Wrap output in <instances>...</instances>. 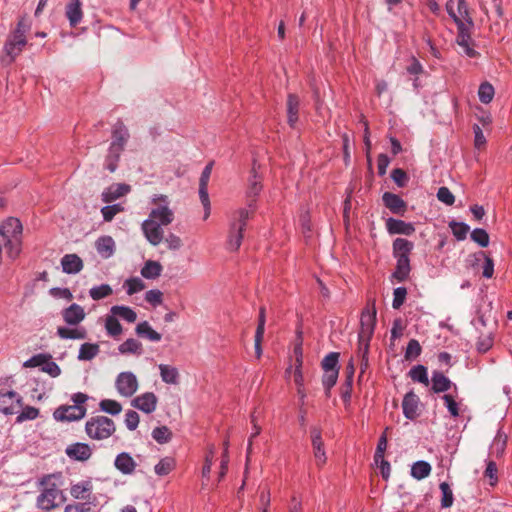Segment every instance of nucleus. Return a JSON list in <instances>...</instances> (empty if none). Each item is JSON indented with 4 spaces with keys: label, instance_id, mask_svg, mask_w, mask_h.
Wrapping results in <instances>:
<instances>
[{
    "label": "nucleus",
    "instance_id": "4468645a",
    "mask_svg": "<svg viewBox=\"0 0 512 512\" xmlns=\"http://www.w3.org/2000/svg\"><path fill=\"white\" fill-rule=\"evenodd\" d=\"M93 493V483L91 480H81L76 483H72L70 487V495L76 500H84L91 502Z\"/></svg>",
    "mask_w": 512,
    "mask_h": 512
},
{
    "label": "nucleus",
    "instance_id": "aec40b11",
    "mask_svg": "<svg viewBox=\"0 0 512 512\" xmlns=\"http://www.w3.org/2000/svg\"><path fill=\"white\" fill-rule=\"evenodd\" d=\"M22 225L17 218H8L0 226V234L4 239L21 237Z\"/></svg>",
    "mask_w": 512,
    "mask_h": 512
},
{
    "label": "nucleus",
    "instance_id": "f8f14e48",
    "mask_svg": "<svg viewBox=\"0 0 512 512\" xmlns=\"http://www.w3.org/2000/svg\"><path fill=\"white\" fill-rule=\"evenodd\" d=\"M157 402V396L153 392H145L135 397L131 405L146 414H150L156 410Z\"/></svg>",
    "mask_w": 512,
    "mask_h": 512
},
{
    "label": "nucleus",
    "instance_id": "7ed1b4c3",
    "mask_svg": "<svg viewBox=\"0 0 512 512\" xmlns=\"http://www.w3.org/2000/svg\"><path fill=\"white\" fill-rule=\"evenodd\" d=\"M31 29V21L23 16L16 27L8 34L2 49L0 62L4 66L11 65L27 45V33Z\"/></svg>",
    "mask_w": 512,
    "mask_h": 512
},
{
    "label": "nucleus",
    "instance_id": "ddd939ff",
    "mask_svg": "<svg viewBox=\"0 0 512 512\" xmlns=\"http://www.w3.org/2000/svg\"><path fill=\"white\" fill-rule=\"evenodd\" d=\"M65 453L74 461L85 462L91 458L92 449L87 443L77 442L68 445L65 449Z\"/></svg>",
    "mask_w": 512,
    "mask_h": 512
},
{
    "label": "nucleus",
    "instance_id": "f257e3e1",
    "mask_svg": "<svg viewBox=\"0 0 512 512\" xmlns=\"http://www.w3.org/2000/svg\"><path fill=\"white\" fill-rule=\"evenodd\" d=\"M153 208L148 218L141 225L146 240L153 246H158L164 237L163 226L170 225L175 219L174 210L170 207L168 196L159 194L151 199Z\"/></svg>",
    "mask_w": 512,
    "mask_h": 512
},
{
    "label": "nucleus",
    "instance_id": "052dcab7",
    "mask_svg": "<svg viewBox=\"0 0 512 512\" xmlns=\"http://www.w3.org/2000/svg\"><path fill=\"white\" fill-rule=\"evenodd\" d=\"M48 358H51L50 355L47 354H37L27 361L24 362V367L27 368H33V367H41L43 368L45 362L48 360Z\"/></svg>",
    "mask_w": 512,
    "mask_h": 512
},
{
    "label": "nucleus",
    "instance_id": "1a4fd4ad",
    "mask_svg": "<svg viewBox=\"0 0 512 512\" xmlns=\"http://www.w3.org/2000/svg\"><path fill=\"white\" fill-rule=\"evenodd\" d=\"M86 415V408L78 405H63L58 407L53 417L59 422H71L82 419Z\"/></svg>",
    "mask_w": 512,
    "mask_h": 512
},
{
    "label": "nucleus",
    "instance_id": "f704fd0d",
    "mask_svg": "<svg viewBox=\"0 0 512 512\" xmlns=\"http://www.w3.org/2000/svg\"><path fill=\"white\" fill-rule=\"evenodd\" d=\"M162 269L158 261L148 260L141 269V275L146 279H156L161 275Z\"/></svg>",
    "mask_w": 512,
    "mask_h": 512
},
{
    "label": "nucleus",
    "instance_id": "a19ab883",
    "mask_svg": "<svg viewBox=\"0 0 512 512\" xmlns=\"http://www.w3.org/2000/svg\"><path fill=\"white\" fill-rule=\"evenodd\" d=\"M99 353V345L92 343H84L79 349L78 359L79 360H92Z\"/></svg>",
    "mask_w": 512,
    "mask_h": 512
},
{
    "label": "nucleus",
    "instance_id": "5fc2aeb1",
    "mask_svg": "<svg viewBox=\"0 0 512 512\" xmlns=\"http://www.w3.org/2000/svg\"><path fill=\"white\" fill-rule=\"evenodd\" d=\"M39 416V410L32 406H26L22 412L17 416L16 422L22 423L27 420H34Z\"/></svg>",
    "mask_w": 512,
    "mask_h": 512
},
{
    "label": "nucleus",
    "instance_id": "f3484780",
    "mask_svg": "<svg viewBox=\"0 0 512 512\" xmlns=\"http://www.w3.org/2000/svg\"><path fill=\"white\" fill-rule=\"evenodd\" d=\"M130 192V186L123 183H114L102 192V201L111 203Z\"/></svg>",
    "mask_w": 512,
    "mask_h": 512
},
{
    "label": "nucleus",
    "instance_id": "412c9836",
    "mask_svg": "<svg viewBox=\"0 0 512 512\" xmlns=\"http://www.w3.org/2000/svg\"><path fill=\"white\" fill-rule=\"evenodd\" d=\"M61 266L64 273L77 274L83 269V261L76 254H66L61 259Z\"/></svg>",
    "mask_w": 512,
    "mask_h": 512
},
{
    "label": "nucleus",
    "instance_id": "4c0bfd02",
    "mask_svg": "<svg viewBox=\"0 0 512 512\" xmlns=\"http://www.w3.org/2000/svg\"><path fill=\"white\" fill-rule=\"evenodd\" d=\"M431 473V465L426 461H417L411 467V476L417 480L428 477Z\"/></svg>",
    "mask_w": 512,
    "mask_h": 512
},
{
    "label": "nucleus",
    "instance_id": "603ef678",
    "mask_svg": "<svg viewBox=\"0 0 512 512\" xmlns=\"http://www.w3.org/2000/svg\"><path fill=\"white\" fill-rule=\"evenodd\" d=\"M124 286L127 288L128 295H133L145 288L144 282L138 277L127 279Z\"/></svg>",
    "mask_w": 512,
    "mask_h": 512
},
{
    "label": "nucleus",
    "instance_id": "423d86ee",
    "mask_svg": "<svg viewBox=\"0 0 512 512\" xmlns=\"http://www.w3.org/2000/svg\"><path fill=\"white\" fill-rule=\"evenodd\" d=\"M85 431L88 437L93 440H105L114 434L116 426L112 419L98 415L91 417L86 422Z\"/></svg>",
    "mask_w": 512,
    "mask_h": 512
},
{
    "label": "nucleus",
    "instance_id": "7c9ffc66",
    "mask_svg": "<svg viewBox=\"0 0 512 512\" xmlns=\"http://www.w3.org/2000/svg\"><path fill=\"white\" fill-rule=\"evenodd\" d=\"M299 98L294 94H289L287 99V116L288 123L291 127H294L298 121L299 112Z\"/></svg>",
    "mask_w": 512,
    "mask_h": 512
},
{
    "label": "nucleus",
    "instance_id": "39448f33",
    "mask_svg": "<svg viewBox=\"0 0 512 512\" xmlns=\"http://www.w3.org/2000/svg\"><path fill=\"white\" fill-rule=\"evenodd\" d=\"M250 215L249 210L245 208L239 209L234 213L227 239L228 250L237 251L240 248L243 239V231L246 228Z\"/></svg>",
    "mask_w": 512,
    "mask_h": 512
},
{
    "label": "nucleus",
    "instance_id": "ea45409f",
    "mask_svg": "<svg viewBox=\"0 0 512 512\" xmlns=\"http://www.w3.org/2000/svg\"><path fill=\"white\" fill-rule=\"evenodd\" d=\"M506 444L507 436L499 431L491 444V454L495 455L496 457H500L505 451Z\"/></svg>",
    "mask_w": 512,
    "mask_h": 512
},
{
    "label": "nucleus",
    "instance_id": "4be33fe9",
    "mask_svg": "<svg viewBox=\"0 0 512 512\" xmlns=\"http://www.w3.org/2000/svg\"><path fill=\"white\" fill-rule=\"evenodd\" d=\"M251 174L252 175L248 181V188H247L246 195L249 198L248 206L250 208H253V205H254L253 203L255 201V198L260 194V192L262 190L261 180L257 176L255 164L252 167Z\"/></svg>",
    "mask_w": 512,
    "mask_h": 512
},
{
    "label": "nucleus",
    "instance_id": "37998d69",
    "mask_svg": "<svg viewBox=\"0 0 512 512\" xmlns=\"http://www.w3.org/2000/svg\"><path fill=\"white\" fill-rule=\"evenodd\" d=\"M174 468L175 460L171 457H165L155 465L154 470L158 476H165L168 475Z\"/></svg>",
    "mask_w": 512,
    "mask_h": 512
},
{
    "label": "nucleus",
    "instance_id": "c9c22d12",
    "mask_svg": "<svg viewBox=\"0 0 512 512\" xmlns=\"http://www.w3.org/2000/svg\"><path fill=\"white\" fill-rule=\"evenodd\" d=\"M451 381L441 372L435 371L432 375V390L435 393L445 392L451 387Z\"/></svg>",
    "mask_w": 512,
    "mask_h": 512
},
{
    "label": "nucleus",
    "instance_id": "49530a36",
    "mask_svg": "<svg viewBox=\"0 0 512 512\" xmlns=\"http://www.w3.org/2000/svg\"><path fill=\"white\" fill-rule=\"evenodd\" d=\"M113 290L108 284H101L99 286H94L89 290V295L93 300H101L112 294Z\"/></svg>",
    "mask_w": 512,
    "mask_h": 512
},
{
    "label": "nucleus",
    "instance_id": "f03ea898",
    "mask_svg": "<svg viewBox=\"0 0 512 512\" xmlns=\"http://www.w3.org/2000/svg\"><path fill=\"white\" fill-rule=\"evenodd\" d=\"M61 486V474H48L37 482L39 494L36 498V507L43 512H50L59 507L65 500Z\"/></svg>",
    "mask_w": 512,
    "mask_h": 512
},
{
    "label": "nucleus",
    "instance_id": "13d9d810",
    "mask_svg": "<svg viewBox=\"0 0 512 512\" xmlns=\"http://www.w3.org/2000/svg\"><path fill=\"white\" fill-rule=\"evenodd\" d=\"M453 235L458 240H464L470 230V227L465 223L452 222L450 224Z\"/></svg>",
    "mask_w": 512,
    "mask_h": 512
},
{
    "label": "nucleus",
    "instance_id": "de8ad7c7",
    "mask_svg": "<svg viewBox=\"0 0 512 512\" xmlns=\"http://www.w3.org/2000/svg\"><path fill=\"white\" fill-rule=\"evenodd\" d=\"M105 329L112 337H117L122 333V326L113 314L106 317Z\"/></svg>",
    "mask_w": 512,
    "mask_h": 512
},
{
    "label": "nucleus",
    "instance_id": "2f4dec72",
    "mask_svg": "<svg viewBox=\"0 0 512 512\" xmlns=\"http://www.w3.org/2000/svg\"><path fill=\"white\" fill-rule=\"evenodd\" d=\"M160 371L161 379L166 384H178L179 382V371L176 367L166 364H160L158 366Z\"/></svg>",
    "mask_w": 512,
    "mask_h": 512
},
{
    "label": "nucleus",
    "instance_id": "dca6fc26",
    "mask_svg": "<svg viewBox=\"0 0 512 512\" xmlns=\"http://www.w3.org/2000/svg\"><path fill=\"white\" fill-rule=\"evenodd\" d=\"M402 408L407 419H416L419 415V397L413 391L408 392L403 398Z\"/></svg>",
    "mask_w": 512,
    "mask_h": 512
},
{
    "label": "nucleus",
    "instance_id": "338daca9",
    "mask_svg": "<svg viewBox=\"0 0 512 512\" xmlns=\"http://www.w3.org/2000/svg\"><path fill=\"white\" fill-rule=\"evenodd\" d=\"M139 424V415L134 410H129L125 414V425L126 427L133 431L138 427Z\"/></svg>",
    "mask_w": 512,
    "mask_h": 512
},
{
    "label": "nucleus",
    "instance_id": "864d4df0",
    "mask_svg": "<svg viewBox=\"0 0 512 512\" xmlns=\"http://www.w3.org/2000/svg\"><path fill=\"white\" fill-rule=\"evenodd\" d=\"M152 437L158 443L164 444L171 439V432L166 426L156 427L152 431Z\"/></svg>",
    "mask_w": 512,
    "mask_h": 512
},
{
    "label": "nucleus",
    "instance_id": "bf43d9fd",
    "mask_svg": "<svg viewBox=\"0 0 512 512\" xmlns=\"http://www.w3.org/2000/svg\"><path fill=\"white\" fill-rule=\"evenodd\" d=\"M471 239L481 247H486L489 244V235L484 229H474L471 232Z\"/></svg>",
    "mask_w": 512,
    "mask_h": 512
},
{
    "label": "nucleus",
    "instance_id": "6e6552de",
    "mask_svg": "<svg viewBox=\"0 0 512 512\" xmlns=\"http://www.w3.org/2000/svg\"><path fill=\"white\" fill-rule=\"evenodd\" d=\"M446 10L457 26L459 23L473 26L466 0H448Z\"/></svg>",
    "mask_w": 512,
    "mask_h": 512
},
{
    "label": "nucleus",
    "instance_id": "774afa93",
    "mask_svg": "<svg viewBox=\"0 0 512 512\" xmlns=\"http://www.w3.org/2000/svg\"><path fill=\"white\" fill-rule=\"evenodd\" d=\"M92 502L72 503L64 508V512H90Z\"/></svg>",
    "mask_w": 512,
    "mask_h": 512
},
{
    "label": "nucleus",
    "instance_id": "b1692460",
    "mask_svg": "<svg viewBox=\"0 0 512 512\" xmlns=\"http://www.w3.org/2000/svg\"><path fill=\"white\" fill-rule=\"evenodd\" d=\"M95 248L102 258L108 259L115 252V241L111 236H102L96 240Z\"/></svg>",
    "mask_w": 512,
    "mask_h": 512
},
{
    "label": "nucleus",
    "instance_id": "8fccbe9b",
    "mask_svg": "<svg viewBox=\"0 0 512 512\" xmlns=\"http://www.w3.org/2000/svg\"><path fill=\"white\" fill-rule=\"evenodd\" d=\"M439 488L442 493L441 506L443 508L451 507L453 504L454 498H453V492H452L449 484L446 482H442V483H440Z\"/></svg>",
    "mask_w": 512,
    "mask_h": 512
},
{
    "label": "nucleus",
    "instance_id": "6ab92c4d",
    "mask_svg": "<svg viewBox=\"0 0 512 512\" xmlns=\"http://www.w3.org/2000/svg\"><path fill=\"white\" fill-rule=\"evenodd\" d=\"M114 466L122 474L131 475L134 473L137 463L129 453L122 452L116 456Z\"/></svg>",
    "mask_w": 512,
    "mask_h": 512
},
{
    "label": "nucleus",
    "instance_id": "c03bdc74",
    "mask_svg": "<svg viewBox=\"0 0 512 512\" xmlns=\"http://www.w3.org/2000/svg\"><path fill=\"white\" fill-rule=\"evenodd\" d=\"M412 248L413 243L404 238H397L393 242V250L396 257L400 255L408 256Z\"/></svg>",
    "mask_w": 512,
    "mask_h": 512
},
{
    "label": "nucleus",
    "instance_id": "a18cd8bd",
    "mask_svg": "<svg viewBox=\"0 0 512 512\" xmlns=\"http://www.w3.org/2000/svg\"><path fill=\"white\" fill-rule=\"evenodd\" d=\"M4 247L10 258H17L21 252V237L5 239Z\"/></svg>",
    "mask_w": 512,
    "mask_h": 512
},
{
    "label": "nucleus",
    "instance_id": "0e129e2a",
    "mask_svg": "<svg viewBox=\"0 0 512 512\" xmlns=\"http://www.w3.org/2000/svg\"><path fill=\"white\" fill-rule=\"evenodd\" d=\"M145 300L153 306H158L163 301V293L157 289L149 290L145 294Z\"/></svg>",
    "mask_w": 512,
    "mask_h": 512
},
{
    "label": "nucleus",
    "instance_id": "e2e57ef3",
    "mask_svg": "<svg viewBox=\"0 0 512 512\" xmlns=\"http://www.w3.org/2000/svg\"><path fill=\"white\" fill-rule=\"evenodd\" d=\"M406 295H407V290L404 287H398L394 290L393 302H392V306L394 309H399L403 305V303L406 299Z\"/></svg>",
    "mask_w": 512,
    "mask_h": 512
},
{
    "label": "nucleus",
    "instance_id": "5701e85b",
    "mask_svg": "<svg viewBox=\"0 0 512 512\" xmlns=\"http://www.w3.org/2000/svg\"><path fill=\"white\" fill-rule=\"evenodd\" d=\"M66 17L71 27H76L83 18L80 0H70L66 5Z\"/></svg>",
    "mask_w": 512,
    "mask_h": 512
},
{
    "label": "nucleus",
    "instance_id": "a878e982",
    "mask_svg": "<svg viewBox=\"0 0 512 512\" xmlns=\"http://www.w3.org/2000/svg\"><path fill=\"white\" fill-rule=\"evenodd\" d=\"M129 136L126 126L122 122H117L112 129V141L110 144H116L118 148L124 150Z\"/></svg>",
    "mask_w": 512,
    "mask_h": 512
},
{
    "label": "nucleus",
    "instance_id": "0eeeda50",
    "mask_svg": "<svg viewBox=\"0 0 512 512\" xmlns=\"http://www.w3.org/2000/svg\"><path fill=\"white\" fill-rule=\"evenodd\" d=\"M115 388L120 396L130 398L137 392L139 382L134 373L125 371L117 375Z\"/></svg>",
    "mask_w": 512,
    "mask_h": 512
},
{
    "label": "nucleus",
    "instance_id": "c85d7f7f",
    "mask_svg": "<svg viewBox=\"0 0 512 512\" xmlns=\"http://www.w3.org/2000/svg\"><path fill=\"white\" fill-rule=\"evenodd\" d=\"M118 351L122 355H136L140 356L143 353V345L140 341L129 338L119 345Z\"/></svg>",
    "mask_w": 512,
    "mask_h": 512
},
{
    "label": "nucleus",
    "instance_id": "473e14b6",
    "mask_svg": "<svg viewBox=\"0 0 512 512\" xmlns=\"http://www.w3.org/2000/svg\"><path fill=\"white\" fill-rule=\"evenodd\" d=\"M494 328L491 326L487 331L479 332L477 350L481 353L487 352L493 345Z\"/></svg>",
    "mask_w": 512,
    "mask_h": 512
},
{
    "label": "nucleus",
    "instance_id": "2eb2a0df",
    "mask_svg": "<svg viewBox=\"0 0 512 512\" xmlns=\"http://www.w3.org/2000/svg\"><path fill=\"white\" fill-rule=\"evenodd\" d=\"M64 322L69 326H77L86 317L84 308L79 304L73 303L61 312Z\"/></svg>",
    "mask_w": 512,
    "mask_h": 512
},
{
    "label": "nucleus",
    "instance_id": "e433bc0d",
    "mask_svg": "<svg viewBox=\"0 0 512 512\" xmlns=\"http://www.w3.org/2000/svg\"><path fill=\"white\" fill-rule=\"evenodd\" d=\"M410 272V261L408 256L400 255L397 257V266L396 271L394 272V277L403 281L407 278Z\"/></svg>",
    "mask_w": 512,
    "mask_h": 512
},
{
    "label": "nucleus",
    "instance_id": "9b49d317",
    "mask_svg": "<svg viewBox=\"0 0 512 512\" xmlns=\"http://www.w3.org/2000/svg\"><path fill=\"white\" fill-rule=\"evenodd\" d=\"M22 406V397L14 391H0V412L10 415Z\"/></svg>",
    "mask_w": 512,
    "mask_h": 512
},
{
    "label": "nucleus",
    "instance_id": "3c124183",
    "mask_svg": "<svg viewBox=\"0 0 512 512\" xmlns=\"http://www.w3.org/2000/svg\"><path fill=\"white\" fill-rule=\"evenodd\" d=\"M478 96L482 103H484V104L490 103L494 96L493 86L488 82L482 83L478 90Z\"/></svg>",
    "mask_w": 512,
    "mask_h": 512
},
{
    "label": "nucleus",
    "instance_id": "58836bf2",
    "mask_svg": "<svg viewBox=\"0 0 512 512\" xmlns=\"http://www.w3.org/2000/svg\"><path fill=\"white\" fill-rule=\"evenodd\" d=\"M111 313L115 317L118 316L129 323H134L137 319L136 312L127 306H118V305L113 306L111 308Z\"/></svg>",
    "mask_w": 512,
    "mask_h": 512
},
{
    "label": "nucleus",
    "instance_id": "4d7b16f0",
    "mask_svg": "<svg viewBox=\"0 0 512 512\" xmlns=\"http://www.w3.org/2000/svg\"><path fill=\"white\" fill-rule=\"evenodd\" d=\"M339 353L331 352L322 361L324 371L338 370Z\"/></svg>",
    "mask_w": 512,
    "mask_h": 512
},
{
    "label": "nucleus",
    "instance_id": "69168bd1",
    "mask_svg": "<svg viewBox=\"0 0 512 512\" xmlns=\"http://www.w3.org/2000/svg\"><path fill=\"white\" fill-rule=\"evenodd\" d=\"M437 198L446 205H452L455 201L454 195L447 187H440L438 189Z\"/></svg>",
    "mask_w": 512,
    "mask_h": 512
},
{
    "label": "nucleus",
    "instance_id": "72a5a7b5",
    "mask_svg": "<svg viewBox=\"0 0 512 512\" xmlns=\"http://www.w3.org/2000/svg\"><path fill=\"white\" fill-rule=\"evenodd\" d=\"M136 333L140 337H146L150 341L158 342L161 340V334L155 331L147 321L137 324Z\"/></svg>",
    "mask_w": 512,
    "mask_h": 512
},
{
    "label": "nucleus",
    "instance_id": "09e8293b",
    "mask_svg": "<svg viewBox=\"0 0 512 512\" xmlns=\"http://www.w3.org/2000/svg\"><path fill=\"white\" fill-rule=\"evenodd\" d=\"M100 409L111 415H118L122 411V406L116 400L104 399L99 404Z\"/></svg>",
    "mask_w": 512,
    "mask_h": 512
},
{
    "label": "nucleus",
    "instance_id": "bb28decb",
    "mask_svg": "<svg viewBox=\"0 0 512 512\" xmlns=\"http://www.w3.org/2000/svg\"><path fill=\"white\" fill-rule=\"evenodd\" d=\"M57 335L61 339L83 340L87 337V331L84 327H64L57 328Z\"/></svg>",
    "mask_w": 512,
    "mask_h": 512
},
{
    "label": "nucleus",
    "instance_id": "6e6d98bb",
    "mask_svg": "<svg viewBox=\"0 0 512 512\" xmlns=\"http://www.w3.org/2000/svg\"><path fill=\"white\" fill-rule=\"evenodd\" d=\"M124 208L120 204H114V205H107L101 209V213L103 216V219L106 222L112 221V219L117 215L118 213L122 212Z\"/></svg>",
    "mask_w": 512,
    "mask_h": 512
},
{
    "label": "nucleus",
    "instance_id": "a211bd4d",
    "mask_svg": "<svg viewBox=\"0 0 512 512\" xmlns=\"http://www.w3.org/2000/svg\"><path fill=\"white\" fill-rule=\"evenodd\" d=\"M312 446L314 450V457L318 466H323L326 463V453L324 450V444L321 438V431L318 428L311 430Z\"/></svg>",
    "mask_w": 512,
    "mask_h": 512
},
{
    "label": "nucleus",
    "instance_id": "79ce46f5",
    "mask_svg": "<svg viewBox=\"0 0 512 512\" xmlns=\"http://www.w3.org/2000/svg\"><path fill=\"white\" fill-rule=\"evenodd\" d=\"M409 376L415 382H419L425 386L429 385L427 369L423 365H416L412 367L409 371Z\"/></svg>",
    "mask_w": 512,
    "mask_h": 512
},
{
    "label": "nucleus",
    "instance_id": "680f3d73",
    "mask_svg": "<svg viewBox=\"0 0 512 512\" xmlns=\"http://www.w3.org/2000/svg\"><path fill=\"white\" fill-rule=\"evenodd\" d=\"M421 353V346L419 342L415 339H411L408 342L406 352H405V358L406 359H415L418 357Z\"/></svg>",
    "mask_w": 512,
    "mask_h": 512
},
{
    "label": "nucleus",
    "instance_id": "c756f323",
    "mask_svg": "<svg viewBox=\"0 0 512 512\" xmlns=\"http://www.w3.org/2000/svg\"><path fill=\"white\" fill-rule=\"evenodd\" d=\"M123 152L116 144H110L105 158V168L110 172H115L118 166L120 155Z\"/></svg>",
    "mask_w": 512,
    "mask_h": 512
},
{
    "label": "nucleus",
    "instance_id": "393cba45",
    "mask_svg": "<svg viewBox=\"0 0 512 512\" xmlns=\"http://www.w3.org/2000/svg\"><path fill=\"white\" fill-rule=\"evenodd\" d=\"M386 226L390 234L411 235L415 231L413 224L394 218H389Z\"/></svg>",
    "mask_w": 512,
    "mask_h": 512
},
{
    "label": "nucleus",
    "instance_id": "20e7f679",
    "mask_svg": "<svg viewBox=\"0 0 512 512\" xmlns=\"http://www.w3.org/2000/svg\"><path fill=\"white\" fill-rule=\"evenodd\" d=\"M375 324L376 311L368 308L365 309L361 314L357 349V357L360 359V368L362 373H364L368 367L370 340L374 334Z\"/></svg>",
    "mask_w": 512,
    "mask_h": 512
},
{
    "label": "nucleus",
    "instance_id": "cd10ccee",
    "mask_svg": "<svg viewBox=\"0 0 512 512\" xmlns=\"http://www.w3.org/2000/svg\"><path fill=\"white\" fill-rule=\"evenodd\" d=\"M383 202L385 206L393 213L404 212L406 203L396 194L385 192L383 194Z\"/></svg>",
    "mask_w": 512,
    "mask_h": 512
},
{
    "label": "nucleus",
    "instance_id": "9d476101",
    "mask_svg": "<svg viewBox=\"0 0 512 512\" xmlns=\"http://www.w3.org/2000/svg\"><path fill=\"white\" fill-rule=\"evenodd\" d=\"M472 26H469L468 24H460L457 26L458 28V35L456 42L459 45V47L462 49V53H464L466 56L473 58L477 55L476 50L473 47V41L469 34V29Z\"/></svg>",
    "mask_w": 512,
    "mask_h": 512
}]
</instances>
